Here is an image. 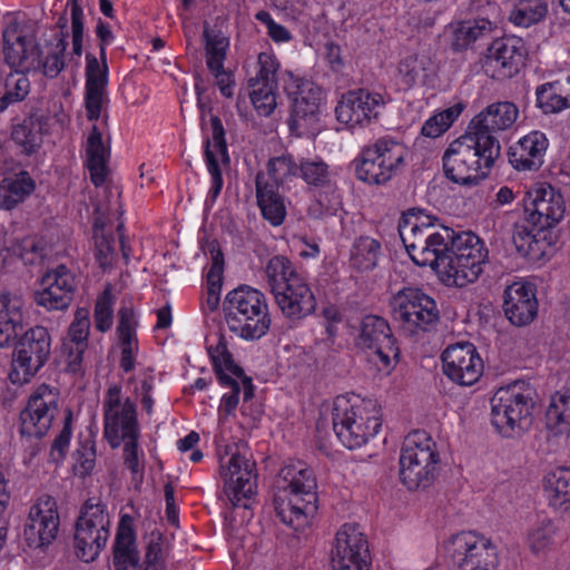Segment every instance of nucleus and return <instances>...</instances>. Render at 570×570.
Returning a JSON list of instances; mask_svg holds the SVG:
<instances>
[{"instance_id": "f257e3e1", "label": "nucleus", "mask_w": 570, "mask_h": 570, "mask_svg": "<svg viewBox=\"0 0 570 570\" xmlns=\"http://www.w3.org/2000/svg\"><path fill=\"white\" fill-rule=\"evenodd\" d=\"M564 212L563 196L551 185L528 191V217L513 225L512 239L517 252L533 263L550 256L554 245L551 228L560 223Z\"/></svg>"}, {"instance_id": "f03ea898", "label": "nucleus", "mask_w": 570, "mask_h": 570, "mask_svg": "<svg viewBox=\"0 0 570 570\" xmlns=\"http://www.w3.org/2000/svg\"><path fill=\"white\" fill-rule=\"evenodd\" d=\"M501 146L489 137L466 129L445 149L442 161L445 176L455 184L476 186L487 178L500 157Z\"/></svg>"}, {"instance_id": "7ed1b4c3", "label": "nucleus", "mask_w": 570, "mask_h": 570, "mask_svg": "<svg viewBox=\"0 0 570 570\" xmlns=\"http://www.w3.org/2000/svg\"><path fill=\"white\" fill-rule=\"evenodd\" d=\"M264 274L275 304L287 322L297 325L315 313L317 303L313 291L286 256H273Z\"/></svg>"}, {"instance_id": "20e7f679", "label": "nucleus", "mask_w": 570, "mask_h": 570, "mask_svg": "<svg viewBox=\"0 0 570 570\" xmlns=\"http://www.w3.org/2000/svg\"><path fill=\"white\" fill-rule=\"evenodd\" d=\"M276 483L287 500H276L277 517L293 530H304L318 509L314 471L304 462H293L281 469Z\"/></svg>"}, {"instance_id": "39448f33", "label": "nucleus", "mask_w": 570, "mask_h": 570, "mask_svg": "<svg viewBox=\"0 0 570 570\" xmlns=\"http://www.w3.org/2000/svg\"><path fill=\"white\" fill-rule=\"evenodd\" d=\"M223 308L228 330L245 341L265 336L272 324L266 295L249 285H239L227 293Z\"/></svg>"}, {"instance_id": "423d86ee", "label": "nucleus", "mask_w": 570, "mask_h": 570, "mask_svg": "<svg viewBox=\"0 0 570 570\" xmlns=\"http://www.w3.org/2000/svg\"><path fill=\"white\" fill-rule=\"evenodd\" d=\"M533 390L513 382L495 391L490 400L491 424L504 439H517L529 431L533 420Z\"/></svg>"}, {"instance_id": "0eeeda50", "label": "nucleus", "mask_w": 570, "mask_h": 570, "mask_svg": "<svg viewBox=\"0 0 570 570\" xmlns=\"http://www.w3.org/2000/svg\"><path fill=\"white\" fill-rule=\"evenodd\" d=\"M406 156L403 142L390 136L380 137L365 145L354 159L355 176L368 185H385L403 170Z\"/></svg>"}, {"instance_id": "6e6552de", "label": "nucleus", "mask_w": 570, "mask_h": 570, "mask_svg": "<svg viewBox=\"0 0 570 570\" xmlns=\"http://www.w3.org/2000/svg\"><path fill=\"white\" fill-rule=\"evenodd\" d=\"M439 463L433 439L425 431H413L402 445L400 480L410 491L425 489L433 483Z\"/></svg>"}, {"instance_id": "1a4fd4ad", "label": "nucleus", "mask_w": 570, "mask_h": 570, "mask_svg": "<svg viewBox=\"0 0 570 570\" xmlns=\"http://www.w3.org/2000/svg\"><path fill=\"white\" fill-rule=\"evenodd\" d=\"M372 404L353 402L350 397L340 395L335 399L332 411L333 430L347 449H356L379 433L381 421Z\"/></svg>"}, {"instance_id": "9d476101", "label": "nucleus", "mask_w": 570, "mask_h": 570, "mask_svg": "<svg viewBox=\"0 0 570 570\" xmlns=\"http://www.w3.org/2000/svg\"><path fill=\"white\" fill-rule=\"evenodd\" d=\"M449 266L441 282L446 286L463 287L475 282L488 259L484 243L473 233L456 234L452 239Z\"/></svg>"}, {"instance_id": "9b49d317", "label": "nucleus", "mask_w": 570, "mask_h": 570, "mask_svg": "<svg viewBox=\"0 0 570 570\" xmlns=\"http://www.w3.org/2000/svg\"><path fill=\"white\" fill-rule=\"evenodd\" d=\"M110 537V518L106 505L98 498H89L81 507L75 528L77 557L94 561Z\"/></svg>"}, {"instance_id": "f8f14e48", "label": "nucleus", "mask_w": 570, "mask_h": 570, "mask_svg": "<svg viewBox=\"0 0 570 570\" xmlns=\"http://www.w3.org/2000/svg\"><path fill=\"white\" fill-rule=\"evenodd\" d=\"M16 340L9 377L13 384L22 385L28 383L50 358L52 337L47 327L36 325Z\"/></svg>"}, {"instance_id": "ddd939ff", "label": "nucleus", "mask_w": 570, "mask_h": 570, "mask_svg": "<svg viewBox=\"0 0 570 570\" xmlns=\"http://www.w3.org/2000/svg\"><path fill=\"white\" fill-rule=\"evenodd\" d=\"M355 346L382 372L390 373L400 358V347L389 322L377 315L368 314L362 318Z\"/></svg>"}, {"instance_id": "4468645a", "label": "nucleus", "mask_w": 570, "mask_h": 570, "mask_svg": "<svg viewBox=\"0 0 570 570\" xmlns=\"http://www.w3.org/2000/svg\"><path fill=\"white\" fill-rule=\"evenodd\" d=\"M6 63L17 71H36L41 66V49L32 22L10 20L2 31Z\"/></svg>"}, {"instance_id": "2eb2a0df", "label": "nucleus", "mask_w": 570, "mask_h": 570, "mask_svg": "<svg viewBox=\"0 0 570 570\" xmlns=\"http://www.w3.org/2000/svg\"><path fill=\"white\" fill-rule=\"evenodd\" d=\"M102 409L104 436L112 449L119 448L126 439L140 436L136 404L121 395L119 385L108 387Z\"/></svg>"}, {"instance_id": "dca6fc26", "label": "nucleus", "mask_w": 570, "mask_h": 570, "mask_svg": "<svg viewBox=\"0 0 570 570\" xmlns=\"http://www.w3.org/2000/svg\"><path fill=\"white\" fill-rule=\"evenodd\" d=\"M391 305L394 320L401 322L402 327L411 334L419 330L428 331L440 320L436 302L420 288L399 291Z\"/></svg>"}, {"instance_id": "f3484780", "label": "nucleus", "mask_w": 570, "mask_h": 570, "mask_svg": "<svg viewBox=\"0 0 570 570\" xmlns=\"http://www.w3.org/2000/svg\"><path fill=\"white\" fill-rule=\"evenodd\" d=\"M448 550L460 570H497L499 567L497 546L475 531L452 535Z\"/></svg>"}, {"instance_id": "a211bd4d", "label": "nucleus", "mask_w": 570, "mask_h": 570, "mask_svg": "<svg viewBox=\"0 0 570 570\" xmlns=\"http://www.w3.org/2000/svg\"><path fill=\"white\" fill-rule=\"evenodd\" d=\"M285 90L292 101L287 120L291 132L298 137L309 134L318 119L322 88L307 79H293Z\"/></svg>"}, {"instance_id": "6ab92c4d", "label": "nucleus", "mask_w": 570, "mask_h": 570, "mask_svg": "<svg viewBox=\"0 0 570 570\" xmlns=\"http://www.w3.org/2000/svg\"><path fill=\"white\" fill-rule=\"evenodd\" d=\"M256 463L239 451L233 452L227 462L222 459L220 475L224 491L233 508H249L256 488Z\"/></svg>"}, {"instance_id": "aec40b11", "label": "nucleus", "mask_w": 570, "mask_h": 570, "mask_svg": "<svg viewBox=\"0 0 570 570\" xmlns=\"http://www.w3.org/2000/svg\"><path fill=\"white\" fill-rule=\"evenodd\" d=\"M333 570H370L367 540L357 524H344L332 548Z\"/></svg>"}, {"instance_id": "412c9836", "label": "nucleus", "mask_w": 570, "mask_h": 570, "mask_svg": "<svg viewBox=\"0 0 570 570\" xmlns=\"http://www.w3.org/2000/svg\"><path fill=\"white\" fill-rule=\"evenodd\" d=\"M444 375L462 386L475 384L483 373V361L470 342L449 345L441 355Z\"/></svg>"}, {"instance_id": "4be33fe9", "label": "nucleus", "mask_w": 570, "mask_h": 570, "mask_svg": "<svg viewBox=\"0 0 570 570\" xmlns=\"http://www.w3.org/2000/svg\"><path fill=\"white\" fill-rule=\"evenodd\" d=\"M75 276L66 265L48 271L33 293L38 306L48 312L67 309L75 295Z\"/></svg>"}, {"instance_id": "5701e85b", "label": "nucleus", "mask_w": 570, "mask_h": 570, "mask_svg": "<svg viewBox=\"0 0 570 570\" xmlns=\"http://www.w3.org/2000/svg\"><path fill=\"white\" fill-rule=\"evenodd\" d=\"M58 412V397L47 386H40L20 413V432L24 436L40 439L47 434Z\"/></svg>"}, {"instance_id": "b1692460", "label": "nucleus", "mask_w": 570, "mask_h": 570, "mask_svg": "<svg viewBox=\"0 0 570 570\" xmlns=\"http://www.w3.org/2000/svg\"><path fill=\"white\" fill-rule=\"evenodd\" d=\"M59 514L56 501L43 497L31 507L24 524L23 535L30 548H42L50 544L59 530Z\"/></svg>"}, {"instance_id": "393cba45", "label": "nucleus", "mask_w": 570, "mask_h": 570, "mask_svg": "<svg viewBox=\"0 0 570 570\" xmlns=\"http://www.w3.org/2000/svg\"><path fill=\"white\" fill-rule=\"evenodd\" d=\"M385 101L381 94L366 89L351 90L338 101L335 114L340 122L354 127L376 118Z\"/></svg>"}, {"instance_id": "a878e982", "label": "nucleus", "mask_w": 570, "mask_h": 570, "mask_svg": "<svg viewBox=\"0 0 570 570\" xmlns=\"http://www.w3.org/2000/svg\"><path fill=\"white\" fill-rule=\"evenodd\" d=\"M524 52L518 40H497L489 48L482 68L498 80L512 78L524 66Z\"/></svg>"}, {"instance_id": "bb28decb", "label": "nucleus", "mask_w": 570, "mask_h": 570, "mask_svg": "<svg viewBox=\"0 0 570 570\" xmlns=\"http://www.w3.org/2000/svg\"><path fill=\"white\" fill-rule=\"evenodd\" d=\"M518 116L519 109L513 102H493L474 116L466 129L476 134L478 137H489L500 145L494 134L512 127Z\"/></svg>"}, {"instance_id": "cd10ccee", "label": "nucleus", "mask_w": 570, "mask_h": 570, "mask_svg": "<svg viewBox=\"0 0 570 570\" xmlns=\"http://www.w3.org/2000/svg\"><path fill=\"white\" fill-rule=\"evenodd\" d=\"M503 311L515 326L530 324L538 314V301L533 284L514 282L504 291Z\"/></svg>"}, {"instance_id": "c85d7f7f", "label": "nucleus", "mask_w": 570, "mask_h": 570, "mask_svg": "<svg viewBox=\"0 0 570 570\" xmlns=\"http://www.w3.org/2000/svg\"><path fill=\"white\" fill-rule=\"evenodd\" d=\"M85 105L89 120H97L101 115L108 85L107 59L99 60L91 53L86 55Z\"/></svg>"}, {"instance_id": "c756f323", "label": "nucleus", "mask_w": 570, "mask_h": 570, "mask_svg": "<svg viewBox=\"0 0 570 570\" xmlns=\"http://www.w3.org/2000/svg\"><path fill=\"white\" fill-rule=\"evenodd\" d=\"M548 139L541 131H531L508 150L510 165L519 171L539 170L548 148Z\"/></svg>"}, {"instance_id": "7c9ffc66", "label": "nucleus", "mask_w": 570, "mask_h": 570, "mask_svg": "<svg viewBox=\"0 0 570 570\" xmlns=\"http://www.w3.org/2000/svg\"><path fill=\"white\" fill-rule=\"evenodd\" d=\"M281 187L275 183H268L264 171H258L255 177V190L257 206L264 219L273 226H279L286 217L285 197Z\"/></svg>"}, {"instance_id": "2f4dec72", "label": "nucleus", "mask_w": 570, "mask_h": 570, "mask_svg": "<svg viewBox=\"0 0 570 570\" xmlns=\"http://www.w3.org/2000/svg\"><path fill=\"white\" fill-rule=\"evenodd\" d=\"M23 327V303L10 293H0V347H9Z\"/></svg>"}, {"instance_id": "473e14b6", "label": "nucleus", "mask_w": 570, "mask_h": 570, "mask_svg": "<svg viewBox=\"0 0 570 570\" xmlns=\"http://www.w3.org/2000/svg\"><path fill=\"white\" fill-rule=\"evenodd\" d=\"M136 535L132 528L131 518L122 515L117 529L114 544V570H129V567L136 570L139 556L136 549Z\"/></svg>"}, {"instance_id": "72a5a7b5", "label": "nucleus", "mask_w": 570, "mask_h": 570, "mask_svg": "<svg viewBox=\"0 0 570 570\" xmlns=\"http://www.w3.org/2000/svg\"><path fill=\"white\" fill-rule=\"evenodd\" d=\"M35 188L36 183L26 170L3 177L0 180V209L16 208Z\"/></svg>"}, {"instance_id": "f704fd0d", "label": "nucleus", "mask_w": 570, "mask_h": 570, "mask_svg": "<svg viewBox=\"0 0 570 570\" xmlns=\"http://www.w3.org/2000/svg\"><path fill=\"white\" fill-rule=\"evenodd\" d=\"M454 237L455 233L453 229L440 226L439 229L432 234V237L428 239V248L425 250L430 252V256L426 258V262H413L419 266H430L441 278L445 273L446 266H449L450 248Z\"/></svg>"}, {"instance_id": "c9c22d12", "label": "nucleus", "mask_w": 570, "mask_h": 570, "mask_svg": "<svg viewBox=\"0 0 570 570\" xmlns=\"http://www.w3.org/2000/svg\"><path fill=\"white\" fill-rule=\"evenodd\" d=\"M108 157L109 149L102 142V135L97 126H92L87 140V168L96 187L102 186L106 181Z\"/></svg>"}, {"instance_id": "e433bc0d", "label": "nucleus", "mask_w": 570, "mask_h": 570, "mask_svg": "<svg viewBox=\"0 0 570 570\" xmlns=\"http://www.w3.org/2000/svg\"><path fill=\"white\" fill-rule=\"evenodd\" d=\"M490 32L485 24H479L471 19L454 21L446 27L450 47L453 51L458 52L466 50L476 40L488 36Z\"/></svg>"}, {"instance_id": "4c0bfd02", "label": "nucleus", "mask_w": 570, "mask_h": 570, "mask_svg": "<svg viewBox=\"0 0 570 570\" xmlns=\"http://www.w3.org/2000/svg\"><path fill=\"white\" fill-rule=\"evenodd\" d=\"M546 425L554 435L570 434V391L557 392L551 396Z\"/></svg>"}, {"instance_id": "58836bf2", "label": "nucleus", "mask_w": 570, "mask_h": 570, "mask_svg": "<svg viewBox=\"0 0 570 570\" xmlns=\"http://www.w3.org/2000/svg\"><path fill=\"white\" fill-rule=\"evenodd\" d=\"M435 230L419 228L417 223H399V234L412 261L426 262L430 252L425 250L428 239Z\"/></svg>"}, {"instance_id": "ea45409f", "label": "nucleus", "mask_w": 570, "mask_h": 570, "mask_svg": "<svg viewBox=\"0 0 570 570\" xmlns=\"http://www.w3.org/2000/svg\"><path fill=\"white\" fill-rule=\"evenodd\" d=\"M557 538L558 527L551 519L543 518L530 527L525 544L533 554L541 556L554 547Z\"/></svg>"}, {"instance_id": "a19ab883", "label": "nucleus", "mask_w": 570, "mask_h": 570, "mask_svg": "<svg viewBox=\"0 0 570 570\" xmlns=\"http://www.w3.org/2000/svg\"><path fill=\"white\" fill-rule=\"evenodd\" d=\"M208 354L219 383H232V380H236L235 377L244 376L243 368L235 364L223 336L219 337L216 346L208 347Z\"/></svg>"}, {"instance_id": "79ce46f5", "label": "nucleus", "mask_w": 570, "mask_h": 570, "mask_svg": "<svg viewBox=\"0 0 570 570\" xmlns=\"http://www.w3.org/2000/svg\"><path fill=\"white\" fill-rule=\"evenodd\" d=\"M298 175L309 187L330 189L334 186L330 166L318 156L302 158Z\"/></svg>"}, {"instance_id": "37998d69", "label": "nucleus", "mask_w": 570, "mask_h": 570, "mask_svg": "<svg viewBox=\"0 0 570 570\" xmlns=\"http://www.w3.org/2000/svg\"><path fill=\"white\" fill-rule=\"evenodd\" d=\"M380 252V242L368 236L360 237L351 250V265L360 272L371 271L377 265Z\"/></svg>"}, {"instance_id": "c03bdc74", "label": "nucleus", "mask_w": 570, "mask_h": 570, "mask_svg": "<svg viewBox=\"0 0 570 570\" xmlns=\"http://www.w3.org/2000/svg\"><path fill=\"white\" fill-rule=\"evenodd\" d=\"M546 492L554 508L570 503V469L557 468L550 472L546 478Z\"/></svg>"}, {"instance_id": "a18cd8bd", "label": "nucleus", "mask_w": 570, "mask_h": 570, "mask_svg": "<svg viewBox=\"0 0 570 570\" xmlns=\"http://www.w3.org/2000/svg\"><path fill=\"white\" fill-rule=\"evenodd\" d=\"M41 127L40 118L31 115L13 127L12 139L30 155L41 146Z\"/></svg>"}, {"instance_id": "49530a36", "label": "nucleus", "mask_w": 570, "mask_h": 570, "mask_svg": "<svg viewBox=\"0 0 570 570\" xmlns=\"http://www.w3.org/2000/svg\"><path fill=\"white\" fill-rule=\"evenodd\" d=\"M250 101L259 116L268 117L277 106V83L255 80L248 82Z\"/></svg>"}, {"instance_id": "de8ad7c7", "label": "nucleus", "mask_w": 570, "mask_h": 570, "mask_svg": "<svg viewBox=\"0 0 570 570\" xmlns=\"http://www.w3.org/2000/svg\"><path fill=\"white\" fill-rule=\"evenodd\" d=\"M206 65L209 70L222 68L226 59V52L229 47V40L220 31L204 29Z\"/></svg>"}, {"instance_id": "09e8293b", "label": "nucleus", "mask_w": 570, "mask_h": 570, "mask_svg": "<svg viewBox=\"0 0 570 570\" xmlns=\"http://www.w3.org/2000/svg\"><path fill=\"white\" fill-rule=\"evenodd\" d=\"M27 72L14 70L7 76L6 91L0 97V112L4 111L9 105L20 102L27 98L30 92V80L26 75Z\"/></svg>"}, {"instance_id": "8fccbe9b", "label": "nucleus", "mask_w": 570, "mask_h": 570, "mask_svg": "<svg viewBox=\"0 0 570 570\" xmlns=\"http://www.w3.org/2000/svg\"><path fill=\"white\" fill-rule=\"evenodd\" d=\"M548 12L543 0H521L510 14L515 26L528 28L541 21Z\"/></svg>"}, {"instance_id": "3c124183", "label": "nucleus", "mask_w": 570, "mask_h": 570, "mask_svg": "<svg viewBox=\"0 0 570 570\" xmlns=\"http://www.w3.org/2000/svg\"><path fill=\"white\" fill-rule=\"evenodd\" d=\"M297 175L298 164L289 154L272 157L267 161L265 176L267 177L268 183H275L276 186L282 187L288 178Z\"/></svg>"}, {"instance_id": "603ef678", "label": "nucleus", "mask_w": 570, "mask_h": 570, "mask_svg": "<svg viewBox=\"0 0 570 570\" xmlns=\"http://www.w3.org/2000/svg\"><path fill=\"white\" fill-rule=\"evenodd\" d=\"M75 460L73 472L80 478L88 476L96 465V444L91 438H86L78 442L77 449L72 453Z\"/></svg>"}, {"instance_id": "864d4df0", "label": "nucleus", "mask_w": 570, "mask_h": 570, "mask_svg": "<svg viewBox=\"0 0 570 570\" xmlns=\"http://www.w3.org/2000/svg\"><path fill=\"white\" fill-rule=\"evenodd\" d=\"M537 105L544 114L559 112L570 106V97L561 96L554 83H544L537 88Z\"/></svg>"}, {"instance_id": "5fc2aeb1", "label": "nucleus", "mask_w": 570, "mask_h": 570, "mask_svg": "<svg viewBox=\"0 0 570 570\" xmlns=\"http://www.w3.org/2000/svg\"><path fill=\"white\" fill-rule=\"evenodd\" d=\"M426 60L417 56H410L399 65L400 82L404 89H410L425 79Z\"/></svg>"}, {"instance_id": "6e6d98bb", "label": "nucleus", "mask_w": 570, "mask_h": 570, "mask_svg": "<svg viewBox=\"0 0 570 570\" xmlns=\"http://www.w3.org/2000/svg\"><path fill=\"white\" fill-rule=\"evenodd\" d=\"M94 318L95 326L99 332L105 333L111 328L114 318V296L109 284L96 301Z\"/></svg>"}, {"instance_id": "4d7b16f0", "label": "nucleus", "mask_w": 570, "mask_h": 570, "mask_svg": "<svg viewBox=\"0 0 570 570\" xmlns=\"http://www.w3.org/2000/svg\"><path fill=\"white\" fill-rule=\"evenodd\" d=\"M68 47L67 33H61V37L57 39L53 49L48 52L46 58L41 59L40 69L42 73L48 78H56L65 68L63 56Z\"/></svg>"}, {"instance_id": "13d9d810", "label": "nucleus", "mask_w": 570, "mask_h": 570, "mask_svg": "<svg viewBox=\"0 0 570 570\" xmlns=\"http://www.w3.org/2000/svg\"><path fill=\"white\" fill-rule=\"evenodd\" d=\"M468 12L472 16L479 24H485L489 31H492L493 24L499 16V7L491 0H471L468 7Z\"/></svg>"}, {"instance_id": "bf43d9fd", "label": "nucleus", "mask_w": 570, "mask_h": 570, "mask_svg": "<svg viewBox=\"0 0 570 570\" xmlns=\"http://www.w3.org/2000/svg\"><path fill=\"white\" fill-rule=\"evenodd\" d=\"M89 330V312L86 308H78L63 342L80 344V347L88 346Z\"/></svg>"}, {"instance_id": "052dcab7", "label": "nucleus", "mask_w": 570, "mask_h": 570, "mask_svg": "<svg viewBox=\"0 0 570 570\" xmlns=\"http://www.w3.org/2000/svg\"><path fill=\"white\" fill-rule=\"evenodd\" d=\"M460 110L446 109L424 122L421 134L425 137L436 138L446 131L459 116Z\"/></svg>"}, {"instance_id": "680f3d73", "label": "nucleus", "mask_w": 570, "mask_h": 570, "mask_svg": "<svg viewBox=\"0 0 570 570\" xmlns=\"http://www.w3.org/2000/svg\"><path fill=\"white\" fill-rule=\"evenodd\" d=\"M45 249L42 240L33 236L22 238L12 247L13 253L26 264H33L38 258H42Z\"/></svg>"}, {"instance_id": "e2e57ef3", "label": "nucleus", "mask_w": 570, "mask_h": 570, "mask_svg": "<svg viewBox=\"0 0 570 570\" xmlns=\"http://www.w3.org/2000/svg\"><path fill=\"white\" fill-rule=\"evenodd\" d=\"M72 412L70 410L66 411V415L63 419V428L58 434V436L53 440L51 450H50V456L52 461L59 462L61 461L66 452L69 448L71 434H72Z\"/></svg>"}, {"instance_id": "0e129e2a", "label": "nucleus", "mask_w": 570, "mask_h": 570, "mask_svg": "<svg viewBox=\"0 0 570 570\" xmlns=\"http://www.w3.org/2000/svg\"><path fill=\"white\" fill-rule=\"evenodd\" d=\"M205 159H206L207 170L212 178L209 197L212 198V202H215L223 188L224 180H223L222 170H220L219 164L217 161V158H216L215 154L210 150V139L209 138H206V140H205Z\"/></svg>"}, {"instance_id": "69168bd1", "label": "nucleus", "mask_w": 570, "mask_h": 570, "mask_svg": "<svg viewBox=\"0 0 570 570\" xmlns=\"http://www.w3.org/2000/svg\"><path fill=\"white\" fill-rule=\"evenodd\" d=\"M257 68L258 70L256 76L249 78L248 82L258 80L267 83H277L276 72L278 69V62L273 55L268 52H261L257 58Z\"/></svg>"}, {"instance_id": "338daca9", "label": "nucleus", "mask_w": 570, "mask_h": 570, "mask_svg": "<svg viewBox=\"0 0 570 570\" xmlns=\"http://www.w3.org/2000/svg\"><path fill=\"white\" fill-rule=\"evenodd\" d=\"M96 243V259L102 269L111 266L115 254V237L114 235H98L95 236Z\"/></svg>"}, {"instance_id": "774afa93", "label": "nucleus", "mask_w": 570, "mask_h": 570, "mask_svg": "<svg viewBox=\"0 0 570 570\" xmlns=\"http://www.w3.org/2000/svg\"><path fill=\"white\" fill-rule=\"evenodd\" d=\"M87 348L88 346L80 347V344L62 341L61 353L68 372L73 374L82 372L83 354Z\"/></svg>"}]
</instances>
